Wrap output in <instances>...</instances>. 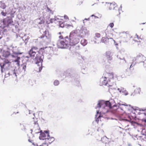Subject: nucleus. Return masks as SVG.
Masks as SVG:
<instances>
[{
  "instance_id": "obj_29",
  "label": "nucleus",
  "mask_w": 146,
  "mask_h": 146,
  "mask_svg": "<svg viewBox=\"0 0 146 146\" xmlns=\"http://www.w3.org/2000/svg\"><path fill=\"white\" fill-rule=\"evenodd\" d=\"M7 14V13L6 12H4L3 11L1 13V15L4 16H6Z\"/></svg>"
},
{
  "instance_id": "obj_2",
  "label": "nucleus",
  "mask_w": 146,
  "mask_h": 146,
  "mask_svg": "<svg viewBox=\"0 0 146 146\" xmlns=\"http://www.w3.org/2000/svg\"><path fill=\"white\" fill-rule=\"evenodd\" d=\"M42 56H43V55L41 54L40 56H37L35 58V63L37 65L36 68V71L38 72H40L42 69Z\"/></svg>"
},
{
  "instance_id": "obj_28",
  "label": "nucleus",
  "mask_w": 146,
  "mask_h": 146,
  "mask_svg": "<svg viewBox=\"0 0 146 146\" xmlns=\"http://www.w3.org/2000/svg\"><path fill=\"white\" fill-rule=\"evenodd\" d=\"M123 130V129H121L120 127L119 129H118L117 131L118 133L119 134H121L122 133V131Z\"/></svg>"
},
{
  "instance_id": "obj_16",
  "label": "nucleus",
  "mask_w": 146,
  "mask_h": 146,
  "mask_svg": "<svg viewBox=\"0 0 146 146\" xmlns=\"http://www.w3.org/2000/svg\"><path fill=\"white\" fill-rule=\"evenodd\" d=\"M106 56L108 60H111L112 59V56L110 52H107L106 53Z\"/></svg>"
},
{
  "instance_id": "obj_31",
  "label": "nucleus",
  "mask_w": 146,
  "mask_h": 146,
  "mask_svg": "<svg viewBox=\"0 0 146 146\" xmlns=\"http://www.w3.org/2000/svg\"><path fill=\"white\" fill-rule=\"evenodd\" d=\"M101 116H100V115L98 116V117L97 118V119H96V121L97 122V123H98V122H99V119H100V117H101Z\"/></svg>"
},
{
  "instance_id": "obj_37",
  "label": "nucleus",
  "mask_w": 146,
  "mask_h": 146,
  "mask_svg": "<svg viewBox=\"0 0 146 146\" xmlns=\"http://www.w3.org/2000/svg\"><path fill=\"white\" fill-rule=\"evenodd\" d=\"M138 90H139V91H140L141 90V89H140V88H139Z\"/></svg>"
},
{
  "instance_id": "obj_38",
  "label": "nucleus",
  "mask_w": 146,
  "mask_h": 146,
  "mask_svg": "<svg viewBox=\"0 0 146 146\" xmlns=\"http://www.w3.org/2000/svg\"><path fill=\"white\" fill-rule=\"evenodd\" d=\"M26 58H29V57L28 56H26Z\"/></svg>"
},
{
  "instance_id": "obj_6",
  "label": "nucleus",
  "mask_w": 146,
  "mask_h": 146,
  "mask_svg": "<svg viewBox=\"0 0 146 146\" xmlns=\"http://www.w3.org/2000/svg\"><path fill=\"white\" fill-rule=\"evenodd\" d=\"M145 57L141 53L137 54L136 57H134L133 60L135 61L136 62L140 63L143 61Z\"/></svg>"
},
{
  "instance_id": "obj_30",
  "label": "nucleus",
  "mask_w": 146,
  "mask_h": 146,
  "mask_svg": "<svg viewBox=\"0 0 146 146\" xmlns=\"http://www.w3.org/2000/svg\"><path fill=\"white\" fill-rule=\"evenodd\" d=\"M114 25L113 23H111L109 24L108 26L110 27L111 28H112L113 27Z\"/></svg>"
},
{
  "instance_id": "obj_32",
  "label": "nucleus",
  "mask_w": 146,
  "mask_h": 146,
  "mask_svg": "<svg viewBox=\"0 0 146 146\" xmlns=\"http://www.w3.org/2000/svg\"><path fill=\"white\" fill-rule=\"evenodd\" d=\"M118 90L119 91H123L124 90V89L123 88H118Z\"/></svg>"
},
{
  "instance_id": "obj_7",
  "label": "nucleus",
  "mask_w": 146,
  "mask_h": 146,
  "mask_svg": "<svg viewBox=\"0 0 146 146\" xmlns=\"http://www.w3.org/2000/svg\"><path fill=\"white\" fill-rule=\"evenodd\" d=\"M38 48L35 46H32L31 49L29 51V54L30 57H34L36 55V51L38 50Z\"/></svg>"
},
{
  "instance_id": "obj_9",
  "label": "nucleus",
  "mask_w": 146,
  "mask_h": 146,
  "mask_svg": "<svg viewBox=\"0 0 146 146\" xmlns=\"http://www.w3.org/2000/svg\"><path fill=\"white\" fill-rule=\"evenodd\" d=\"M49 135L48 131H45L40 133L39 138L40 139L45 140Z\"/></svg>"
},
{
  "instance_id": "obj_3",
  "label": "nucleus",
  "mask_w": 146,
  "mask_h": 146,
  "mask_svg": "<svg viewBox=\"0 0 146 146\" xmlns=\"http://www.w3.org/2000/svg\"><path fill=\"white\" fill-rule=\"evenodd\" d=\"M107 7L110 10L115 9L116 11L115 12V15L116 16H118L120 13L119 10L117 6L115 3H108L107 4Z\"/></svg>"
},
{
  "instance_id": "obj_34",
  "label": "nucleus",
  "mask_w": 146,
  "mask_h": 146,
  "mask_svg": "<svg viewBox=\"0 0 146 146\" xmlns=\"http://www.w3.org/2000/svg\"><path fill=\"white\" fill-rule=\"evenodd\" d=\"M122 93H123V94H124L125 95H127L128 94L127 92H122Z\"/></svg>"
},
{
  "instance_id": "obj_4",
  "label": "nucleus",
  "mask_w": 146,
  "mask_h": 146,
  "mask_svg": "<svg viewBox=\"0 0 146 146\" xmlns=\"http://www.w3.org/2000/svg\"><path fill=\"white\" fill-rule=\"evenodd\" d=\"M69 38L68 37H66L63 41H61L58 44L59 47L61 48H66L70 45Z\"/></svg>"
},
{
  "instance_id": "obj_10",
  "label": "nucleus",
  "mask_w": 146,
  "mask_h": 146,
  "mask_svg": "<svg viewBox=\"0 0 146 146\" xmlns=\"http://www.w3.org/2000/svg\"><path fill=\"white\" fill-rule=\"evenodd\" d=\"M43 33L42 35L40 36V38H42L45 36L47 39H50L51 37V35L50 34H49L48 31L46 30L44 31H42Z\"/></svg>"
},
{
  "instance_id": "obj_21",
  "label": "nucleus",
  "mask_w": 146,
  "mask_h": 146,
  "mask_svg": "<svg viewBox=\"0 0 146 146\" xmlns=\"http://www.w3.org/2000/svg\"><path fill=\"white\" fill-rule=\"evenodd\" d=\"M46 47L45 48H40L39 50L38 51V52L39 54H40L41 53L42 54H43V52L44 51V50L45 48H46Z\"/></svg>"
},
{
  "instance_id": "obj_20",
  "label": "nucleus",
  "mask_w": 146,
  "mask_h": 146,
  "mask_svg": "<svg viewBox=\"0 0 146 146\" xmlns=\"http://www.w3.org/2000/svg\"><path fill=\"white\" fill-rule=\"evenodd\" d=\"M20 58L19 57H17V59L14 60L15 62H17V64L18 66H20Z\"/></svg>"
},
{
  "instance_id": "obj_19",
  "label": "nucleus",
  "mask_w": 146,
  "mask_h": 146,
  "mask_svg": "<svg viewBox=\"0 0 146 146\" xmlns=\"http://www.w3.org/2000/svg\"><path fill=\"white\" fill-rule=\"evenodd\" d=\"M105 104L106 106H108L110 108L111 107V104L110 102L108 101H107L105 102Z\"/></svg>"
},
{
  "instance_id": "obj_42",
  "label": "nucleus",
  "mask_w": 146,
  "mask_h": 146,
  "mask_svg": "<svg viewBox=\"0 0 146 146\" xmlns=\"http://www.w3.org/2000/svg\"><path fill=\"white\" fill-rule=\"evenodd\" d=\"M97 113L98 114V112L97 111Z\"/></svg>"
},
{
  "instance_id": "obj_26",
  "label": "nucleus",
  "mask_w": 146,
  "mask_h": 146,
  "mask_svg": "<svg viewBox=\"0 0 146 146\" xmlns=\"http://www.w3.org/2000/svg\"><path fill=\"white\" fill-rule=\"evenodd\" d=\"M124 36H126V37H130V35L128 33V32H126L125 33L123 34Z\"/></svg>"
},
{
  "instance_id": "obj_22",
  "label": "nucleus",
  "mask_w": 146,
  "mask_h": 146,
  "mask_svg": "<svg viewBox=\"0 0 146 146\" xmlns=\"http://www.w3.org/2000/svg\"><path fill=\"white\" fill-rule=\"evenodd\" d=\"M21 67L22 68V69L25 71L26 68V64H23L21 65Z\"/></svg>"
},
{
  "instance_id": "obj_13",
  "label": "nucleus",
  "mask_w": 146,
  "mask_h": 146,
  "mask_svg": "<svg viewBox=\"0 0 146 146\" xmlns=\"http://www.w3.org/2000/svg\"><path fill=\"white\" fill-rule=\"evenodd\" d=\"M10 55V52L9 51L4 50L2 52V56L4 58L8 57Z\"/></svg>"
},
{
  "instance_id": "obj_25",
  "label": "nucleus",
  "mask_w": 146,
  "mask_h": 146,
  "mask_svg": "<svg viewBox=\"0 0 146 146\" xmlns=\"http://www.w3.org/2000/svg\"><path fill=\"white\" fill-rule=\"evenodd\" d=\"M59 84V81L57 80H55L54 82V85L56 86L58 85Z\"/></svg>"
},
{
  "instance_id": "obj_14",
  "label": "nucleus",
  "mask_w": 146,
  "mask_h": 146,
  "mask_svg": "<svg viewBox=\"0 0 146 146\" xmlns=\"http://www.w3.org/2000/svg\"><path fill=\"white\" fill-rule=\"evenodd\" d=\"M109 39L106 37H103L102 38L101 42L107 44L109 42Z\"/></svg>"
},
{
  "instance_id": "obj_43",
  "label": "nucleus",
  "mask_w": 146,
  "mask_h": 146,
  "mask_svg": "<svg viewBox=\"0 0 146 146\" xmlns=\"http://www.w3.org/2000/svg\"><path fill=\"white\" fill-rule=\"evenodd\" d=\"M79 5H80L81 4L80 3H79Z\"/></svg>"
},
{
  "instance_id": "obj_11",
  "label": "nucleus",
  "mask_w": 146,
  "mask_h": 146,
  "mask_svg": "<svg viewBox=\"0 0 146 146\" xmlns=\"http://www.w3.org/2000/svg\"><path fill=\"white\" fill-rule=\"evenodd\" d=\"M7 64L8 66H10L11 64V62L9 61L8 60L5 59L4 61V62L3 63H1L0 64V66L1 68V71H2L3 69L4 68L5 66Z\"/></svg>"
},
{
  "instance_id": "obj_23",
  "label": "nucleus",
  "mask_w": 146,
  "mask_h": 146,
  "mask_svg": "<svg viewBox=\"0 0 146 146\" xmlns=\"http://www.w3.org/2000/svg\"><path fill=\"white\" fill-rule=\"evenodd\" d=\"M81 43L83 45H85L87 44V41L84 39H83L81 40Z\"/></svg>"
},
{
  "instance_id": "obj_27",
  "label": "nucleus",
  "mask_w": 146,
  "mask_h": 146,
  "mask_svg": "<svg viewBox=\"0 0 146 146\" xmlns=\"http://www.w3.org/2000/svg\"><path fill=\"white\" fill-rule=\"evenodd\" d=\"M59 26L61 27H64V24L62 22H60L59 23Z\"/></svg>"
},
{
  "instance_id": "obj_24",
  "label": "nucleus",
  "mask_w": 146,
  "mask_h": 146,
  "mask_svg": "<svg viewBox=\"0 0 146 146\" xmlns=\"http://www.w3.org/2000/svg\"><path fill=\"white\" fill-rule=\"evenodd\" d=\"M100 36L101 35L100 33H96L95 34V36L94 38L95 39H96L97 38L100 37Z\"/></svg>"
},
{
  "instance_id": "obj_8",
  "label": "nucleus",
  "mask_w": 146,
  "mask_h": 146,
  "mask_svg": "<svg viewBox=\"0 0 146 146\" xmlns=\"http://www.w3.org/2000/svg\"><path fill=\"white\" fill-rule=\"evenodd\" d=\"M113 73H109L107 72H105L104 74V75H105V78H107L108 81L110 82L111 81V83H114L113 81Z\"/></svg>"
},
{
  "instance_id": "obj_36",
  "label": "nucleus",
  "mask_w": 146,
  "mask_h": 146,
  "mask_svg": "<svg viewBox=\"0 0 146 146\" xmlns=\"http://www.w3.org/2000/svg\"><path fill=\"white\" fill-rule=\"evenodd\" d=\"M134 64H133H133H131L130 66V68H131L132 67H133V66H134Z\"/></svg>"
},
{
  "instance_id": "obj_40",
  "label": "nucleus",
  "mask_w": 146,
  "mask_h": 146,
  "mask_svg": "<svg viewBox=\"0 0 146 146\" xmlns=\"http://www.w3.org/2000/svg\"><path fill=\"white\" fill-rule=\"evenodd\" d=\"M82 3V1H81V4Z\"/></svg>"
},
{
  "instance_id": "obj_39",
  "label": "nucleus",
  "mask_w": 146,
  "mask_h": 146,
  "mask_svg": "<svg viewBox=\"0 0 146 146\" xmlns=\"http://www.w3.org/2000/svg\"><path fill=\"white\" fill-rule=\"evenodd\" d=\"M98 104L100 106V104H101V103H99Z\"/></svg>"
},
{
  "instance_id": "obj_1",
  "label": "nucleus",
  "mask_w": 146,
  "mask_h": 146,
  "mask_svg": "<svg viewBox=\"0 0 146 146\" xmlns=\"http://www.w3.org/2000/svg\"><path fill=\"white\" fill-rule=\"evenodd\" d=\"M69 37L70 45L73 46L79 42L80 38H82V36L79 35L77 31L74 30L70 33Z\"/></svg>"
},
{
  "instance_id": "obj_17",
  "label": "nucleus",
  "mask_w": 146,
  "mask_h": 146,
  "mask_svg": "<svg viewBox=\"0 0 146 146\" xmlns=\"http://www.w3.org/2000/svg\"><path fill=\"white\" fill-rule=\"evenodd\" d=\"M29 142L32 143H33V144L35 146H39L37 144L35 145L34 144V143L33 142V140L31 141L30 139H29ZM48 145L47 143L45 142L44 143H43L41 145H40L39 146H48Z\"/></svg>"
},
{
  "instance_id": "obj_18",
  "label": "nucleus",
  "mask_w": 146,
  "mask_h": 146,
  "mask_svg": "<svg viewBox=\"0 0 146 146\" xmlns=\"http://www.w3.org/2000/svg\"><path fill=\"white\" fill-rule=\"evenodd\" d=\"M6 6L5 3H3L2 1H0V7L3 9H5L6 8Z\"/></svg>"
},
{
  "instance_id": "obj_5",
  "label": "nucleus",
  "mask_w": 146,
  "mask_h": 146,
  "mask_svg": "<svg viewBox=\"0 0 146 146\" xmlns=\"http://www.w3.org/2000/svg\"><path fill=\"white\" fill-rule=\"evenodd\" d=\"M13 22L12 19L9 17L4 19L3 20V28L8 27L9 25Z\"/></svg>"
},
{
  "instance_id": "obj_35",
  "label": "nucleus",
  "mask_w": 146,
  "mask_h": 146,
  "mask_svg": "<svg viewBox=\"0 0 146 146\" xmlns=\"http://www.w3.org/2000/svg\"><path fill=\"white\" fill-rule=\"evenodd\" d=\"M59 38L60 39H62L63 38V37L62 36H59Z\"/></svg>"
},
{
  "instance_id": "obj_33",
  "label": "nucleus",
  "mask_w": 146,
  "mask_h": 146,
  "mask_svg": "<svg viewBox=\"0 0 146 146\" xmlns=\"http://www.w3.org/2000/svg\"><path fill=\"white\" fill-rule=\"evenodd\" d=\"M64 18L65 19H66L67 20H69V19L68 17V16H67L66 15H64Z\"/></svg>"
},
{
  "instance_id": "obj_41",
  "label": "nucleus",
  "mask_w": 146,
  "mask_h": 146,
  "mask_svg": "<svg viewBox=\"0 0 146 146\" xmlns=\"http://www.w3.org/2000/svg\"><path fill=\"white\" fill-rule=\"evenodd\" d=\"M145 23H143L142 24H145Z\"/></svg>"
},
{
  "instance_id": "obj_12",
  "label": "nucleus",
  "mask_w": 146,
  "mask_h": 146,
  "mask_svg": "<svg viewBox=\"0 0 146 146\" xmlns=\"http://www.w3.org/2000/svg\"><path fill=\"white\" fill-rule=\"evenodd\" d=\"M45 140V142L48 145V144H50L54 141V138L53 137H50L49 135L48 137H46Z\"/></svg>"
},
{
  "instance_id": "obj_15",
  "label": "nucleus",
  "mask_w": 146,
  "mask_h": 146,
  "mask_svg": "<svg viewBox=\"0 0 146 146\" xmlns=\"http://www.w3.org/2000/svg\"><path fill=\"white\" fill-rule=\"evenodd\" d=\"M110 82L109 81H108L107 78H105V75H104V80L103 82V84L104 85H106L107 84H108L109 85L111 86L110 84Z\"/></svg>"
}]
</instances>
